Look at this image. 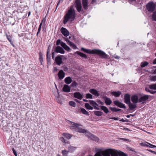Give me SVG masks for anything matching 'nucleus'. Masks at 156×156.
<instances>
[{"label": "nucleus", "instance_id": "obj_7", "mask_svg": "<svg viewBox=\"0 0 156 156\" xmlns=\"http://www.w3.org/2000/svg\"><path fill=\"white\" fill-rule=\"evenodd\" d=\"M149 96H150L146 95H144L141 96L138 100L139 102L141 103V104L145 103L148 99Z\"/></svg>", "mask_w": 156, "mask_h": 156}, {"label": "nucleus", "instance_id": "obj_48", "mask_svg": "<svg viewBox=\"0 0 156 156\" xmlns=\"http://www.w3.org/2000/svg\"><path fill=\"white\" fill-rule=\"evenodd\" d=\"M39 59L40 62H41V63L43 61V58L42 55L40 54V55H39Z\"/></svg>", "mask_w": 156, "mask_h": 156}, {"label": "nucleus", "instance_id": "obj_38", "mask_svg": "<svg viewBox=\"0 0 156 156\" xmlns=\"http://www.w3.org/2000/svg\"><path fill=\"white\" fill-rule=\"evenodd\" d=\"M78 84L75 81H74L71 83L70 86L71 87H76L78 86Z\"/></svg>", "mask_w": 156, "mask_h": 156}, {"label": "nucleus", "instance_id": "obj_50", "mask_svg": "<svg viewBox=\"0 0 156 156\" xmlns=\"http://www.w3.org/2000/svg\"><path fill=\"white\" fill-rule=\"evenodd\" d=\"M73 147L70 146L68 148V149L70 151L72 152L73 151Z\"/></svg>", "mask_w": 156, "mask_h": 156}, {"label": "nucleus", "instance_id": "obj_62", "mask_svg": "<svg viewBox=\"0 0 156 156\" xmlns=\"http://www.w3.org/2000/svg\"><path fill=\"white\" fill-rule=\"evenodd\" d=\"M74 101H75L76 102H78V103H80V101H79V100H78L77 99H75L74 100Z\"/></svg>", "mask_w": 156, "mask_h": 156}, {"label": "nucleus", "instance_id": "obj_5", "mask_svg": "<svg viewBox=\"0 0 156 156\" xmlns=\"http://www.w3.org/2000/svg\"><path fill=\"white\" fill-rule=\"evenodd\" d=\"M155 6V5L152 2L149 3L146 6L148 11L151 12H152L154 10Z\"/></svg>", "mask_w": 156, "mask_h": 156}, {"label": "nucleus", "instance_id": "obj_57", "mask_svg": "<svg viewBox=\"0 0 156 156\" xmlns=\"http://www.w3.org/2000/svg\"><path fill=\"white\" fill-rule=\"evenodd\" d=\"M121 139L122 140H123V141H129V139H127L121 138Z\"/></svg>", "mask_w": 156, "mask_h": 156}, {"label": "nucleus", "instance_id": "obj_27", "mask_svg": "<svg viewBox=\"0 0 156 156\" xmlns=\"http://www.w3.org/2000/svg\"><path fill=\"white\" fill-rule=\"evenodd\" d=\"M81 112L83 114L87 115L89 116L90 115L89 113L85 109L83 108H80Z\"/></svg>", "mask_w": 156, "mask_h": 156}, {"label": "nucleus", "instance_id": "obj_59", "mask_svg": "<svg viewBox=\"0 0 156 156\" xmlns=\"http://www.w3.org/2000/svg\"><path fill=\"white\" fill-rule=\"evenodd\" d=\"M54 57H55L54 52H53L52 53V58L53 59H54Z\"/></svg>", "mask_w": 156, "mask_h": 156}, {"label": "nucleus", "instance_id": "obj_44", "mask_svg": "<svg viewBox=\"0 0 156 156\" xmlns=\"http://www.w3.org/2000/svg\"><path fill=\"white\" fill-rule=\"evenodd\" d=\"M150 80L152 81H156V76H151L150 78Z\"/></svg>", "mask_w": 156, "mask_h": 156}, {"label": "nucleus", "instance_id": "obj_18", "mask_svg": "<svg viewBox=\"0 0 156 156\" xmlns=\"http://www.w3.org/2000/svg\"><path fill=\"white\" fill-rule=\"evenodd\" d=\"M88 0H82V3L83 8L84 9H87L88 8Z\"/></svg>", "mask_w": 156, "mask_h": 156}, {"label": "nucleus", "instance_id": "obj_37", "mask_svg": "<svg viewBox=\"0 0 156 156\" xmlns=\"http://www.w3.org/2000/svg\"><path fill=\"white\" fill-rule=\"evenodd\" d=\"M69 105L71 106L75 107L76 105V103L73 101H70L69 102Z\"/></svg>", "mask_w": 156, "mask_h": 156}, {"label": "nucleus", "instance_id": "obj_16", "mask_svg": "<svg viewBox=\"0 0 156 156\" xmlns=\"http://www.w3.org/2000/svg\"><path fill=\"white\" fill-rule=\"evenodd\" d=\"M138 97L136 95L132 96L131 98L132 101L135 104H136L138 101Z\"/></svg>", "mask_w": 156, "mask_h": 156}, {"label": "nucleus", "instance_id": "obj_26", "mask_svg": "<svg viewBox=\"0 0 156 156\" xmlns=\"http://www.w3.org/2000/svg\"><path fill=\"white\" fill-rule=\"evenodd\" d=\"M121 93L120 91H115V92H111V94L113 95L115 97H119L121 94Z\"/></svg>", "mask_w": 156, "mask_h": 156}, {"label": "nucleus", "instance_id": "obj_52", "mask_svg": "<svg viewBox=\"0 0 156 156\" xmlns=\"http://www.w3.org/2000/svg\"><path fill=\"white\" fill-rule=\"evenodd\" d=\"M119 155V156H127L125 154L122 152H121Z\"/></svg>", "mask_w": 156, "mask_h": 156}, {"label": "nucleus", "instance_id": "obj_41", "mask_svg": "<svg viewBox=\"0 0 156 156\" xmlns=\"http://www.w3.org/2000/svg\"><path fill=\"white\" fill-rule=\"evenodd\" d=\"M152 16L153 20H154L156 21V11L153 12Z\"/></svg>", "mask_w": 156, "mask_h": 156}, {"label": "nucleus", "instance_id": "obj_54", "mask_svg": "<svg viewBox=\"0 0 156 156\" xmlns=\"http://www.w3.org/2000/svg\"><path fill=\"white\" fill-rule=\"evenodd\" d=\"M71 47H72V48L73 49H76V48H77V47L76 46V45L74 44V43L71 46Z\"/></svg>", "mask_w": 156, "mask_h": 156}, {"label": "nucleus", "instance_id": "obj_32", "mask_svg": "<svg viewBox=\"0 0 156 156\" xmlns=\"http://www.w3.org/2000/svg\"><path fill=\"white\" fill-rule=\"evenodd\" d=\"M64 39L67 43L70 46L74 44L73 42L70 41L67 38L64 37Z\"/></svg>", "mask_w": 156, "mask_h": 156}, {"label": "nucleus", "instance_id": "obj_24", "mask_svg": "<svg viewBox=\"0 0 156 156\" xmlns=\"http://www.w3.org/2000/svg\"><path fill=\"white\" fill-rule=\"evenodd\" d=\"M89 138L97 142L99 140L98 137L92 134H91V135L90 136Z\"/></svg>", "mask_w": 156, "mask_h": 156}, {"label": "nucleus", "instance_id": "obj_29", "mask_svg": "<svg viewBox=\"0 0 156 156\" xmlns=\"http://www.w3.org/2000/svg\"><path fill=\"white\" fill-rule=\"evenodd\" d=\"M6 37L8 40L10 42V44L11 45L13 46L14 47V45L13 43V41L12 40V37L10 35H8L7 34H6Z\"/></svg>", "mask_w": 156, "mask_h": 156}, {"label": "nucleus", "instance_id": "obj_30", "mask_svg": "<svg viewBox=\"0 0 156 156\" xmlns=\"http://www.w3.org/2000/svg\"><path fill=\"white\" fill-rule=\"evenodd\" d=\"M76 53L78 55H80L82 58H84L85 59L87 58V56L86 54L79 51L77 52Z\"/></svg>", "mask_w": 156, "mask_h": 156}, {"label": "nucleus", "instance_id": "obj_9", "mask_svg": "<svg viewBox=\"0 0 156 156\" xmlns=\"http://www.w3.org/2000/svg\"><path fill=\"white\" fill-rule=\"evenodd\" d=\"M63 56L62 55H58L55 57V61L56 64L60 66L62 64V58L61 57Z\"/></svg>", "mask_w": 156, "mask_h": 156}, {"label": "nucleus", "instance_id": "obj_1", "mask_svg": "<svg viewBox=\"0 0 156 156\" xmlns=\"http://www.w3.org/2000/svg\"><path fill=\"white\" fill-rule=\"evenodd\" d=\"M118 153L117 150L112 149H106L103 150L99 149L97 151L95 156H118Z\"/></svg>", "mask_w": 156, "mask_h": 156}, {"label": "nucleus", "instance_id": "obj_43", "mask_svg": "<svg viewBox=\"0 0 156 156\" xmlns=\"http://www.w3.org/2000/svg\"><path fill=\"white\" fill-rule=\"evenodd\" d=\"M62 153L63 156H67V151L66 150H64L62 151Z\"/></svg>", "mask_w": 156, "mask_h": 156}, {"label": "nucleus", "instance_id": "obj_45", "mask_svg": "<svg viewBox=\"0 0 156 156\" xmlns=\"http://www.w3.org/2000/svg\"><path fill=\"white\" fill-rule=\"evenodd\" d=\"M109 109L113 112H116V108H115L110 107Z\"/></svg>", "mask_w": 156, "mask_h": 156}, {"label": "nucleus", "instance_id": "obj_33", "mask_svg": "<svg viewBox=\"0 0 156 156\" xmlns=\"http://www.w3.org/2000/svg\"><path fill=\"white\" fill-rule=\"evenodd\" d=\"M85 108L87 109L92 110L93 109V108L88 103H86L85 104Z\"/></svg>", "mask_w": 156, "mask_h": 156}, {"label": "nucleus", "instance_id": "obj_31", "mask_svg": "<svg viewBox=\"0 0 156 156\" xmlns=\"http://www.w3.org/2000/svg\"><path fill=\"white\" fill-rule=\"evenodd\" d=\"M94 112L95 115L98 116H101L103 114V112L101 111H95Z\"/></svg>", "mask_w": 156, "mask_h": 156}, {"label": "nucleus", "instance_id": "obj_39", "mask_svg": "<svg viewBox=\"0 0 156 156\" xmlns=\"http://www.w3.org/2000/svg\"><path fill=\"white\" fill-rule=\"evenodd\" d=\"M85 135L88 137L89 138L90 137V136L91 135V133L89 131L86 130V132H85Z\"/></svg>", "mask_w": 156, "mask_h": 156}, {"label": "nucleus", "instance_id": "obj_20", "mask_svg": "<svg viewBox=\"0 0 156 156\" xmlns=\"http://www.w3.org/2000/svg\"><path fill=\"white\" fill-rule=\"evenodd\" d=\"M61 46L66 51H69L70 50V48L65 43L62 42Z\"/></svg>", "mask_w": 156, "mask_h": 156}, {"label": "nucleus", "instance_id": "obj_12", "mask_svg": "<svg viewBox=\"0 0 156 156\" xmlns=\"http://www.w3.org/2000/svg\"><path fill=\"white\" fill-rule=\"evenodd\" d=\"M130 96L128 94H125L124 96V102L126 104H128L130 103Z\"/></svg>", "mask_w": 156, "mask_h": 156}, {"label": "nucleus", "instance_id": "obj_36", "mask_svg": "<svg viewBox=\"0 0 156 156\" xmlns=\"http://www.w3.org/2000/svg\"><path fill=\"white\" fill-rule=\"evenodd\" d=\"M148 64V63L146 62H142L141 64V67L143 68L146 66H147Z\"/></svg>", "mask_w": 156, "mask_h": 156}, {"label": "nucleus", "instance_id": "obj_2", "mask_svg": "<svg viewBox=\"0 0 156 156\" xmlns=\"http://www.w3.org/2000/svg\"><path fill=\"white\" fill-rule=\"evenodd\" d=\"M75 17V11L73 9V6H71L64 16L63 23L65 24L69 20L71 21L74 20Z\"/></svg>", "mask_w": 156, "mask_h": 156}, {"label": "nucleus", "instance_id": "obj_11", "mask_svg": "<svg viewBox=\"0 0 156 156\" xmlns=\"http://www.w3.org/2000/svg\"><path fill=\"white\" fill-rule=\"evenodd\" d=\"M60 31L62 34L65 37H67L69 34V31L65 28L62 27Z\"/></svg>", "mask_w": 156, "mask_h": 156}, {"label": "nucleus", "instance_id": "obj_19", "mask_svg": "<svg viewBox=\"0 0 156 156\" xmlns=\"http://www.w3.org/2000/svg\"><path fill=\"white\" fill-rule=\"evenodd\" d=\"M89 91L93 94L96 96H98L99 95V94L98 92V91L95 89H90L89 90Z\"/></svg>", "mask_w": 156, "mask_h": 156}, {"label": "nucleus", "instance_id": "obj_63", "mask_svg": "<svg viewBox=\"0 0 156 156\" xmlns=\"http://www.w3.org/2000/svg\"><path fill=\"white\" fill-rule=\"evenodd\" d=\"M115 58L116 59H119L120 58V57L118 56H116L115 57Z\"/></svg>", "mask_w": 156, "mask_h": 156}, {"label": "nucleus", "instance_id": "obj_23", "mask_svg": "<svg viewBox=\"0 0 156 156\" xmlns=\"http://www.w3.org/2000/svg\"><path fill=\"white\" fill-rule=\"evenodd\" d=\"M128 106L129 107V108L131 110H133L135 108H136V104H133L131 103V102L128 104Z\"/></svg>", "mask_w": 156, "mask_h": 156}, {"label": "nucleus", "instance_id": "obj_28", "mask_svg": "<svg viewBox=\"0 0 156 156\" xmlns=\"http://www.w3.org/2000/svg\"><path fill=\"white\" fill-rule=\"evenodd\" d=\"M101 108L106 113H108L109 112L108 108L105 106H101Z\"/></svg>", "mask_w": 156, "mask_h": 156}, {"label": "nucleus", "instance_id": "obj_17", "mask_svg": "<svg viewBox=\"0 0 156 156\" xmlns=\"http://www.w3.org/2000/svg\"><path fill=\"white\" fill-rule=\"evenodd\" d=\"M65 73L62 70H60L58 73L59 78L60 80L62 79L65 76Z\"/></svg>", "mask_w": 156, "mask_h": 156}, {"label": "nucleus", "instance_id": "obj_58", "mask_svg": "<svg viewBox=\"0 0 156 156\" xmlns=\"http://www.w3.org/2000/svg\"><path fill=\"white\" fill-rule=\"evenodd\" d=\"M145 90H146V91H147V92H150L151 90H150L148 88H147V87H146L145 88Z\"/></svg>", "mask_w": 156, "mask_h": 156}, {"label": "nucleus", "instance_id": "obj_46", "mask_svg": "<svg viewBox=\"0 0 156 156\" xmlns=\"http://www.w3.org/2000/svg\"><path fill=\"white\" fill-rule=\"evenodd\" d=\"M128 2L130 3L134 4L136 3V0H128Z\"/></svg>", "mask_w": 156, "mask_h": 156}, {"label": "nucleus", "instance_id": "obj_22", "mask_svg": "<svg viewBox=\"0 0 156 156\" xmlns=\"http://www.w3.org/2000/svg\"><path fill=\"white\" fill-rule=\"evenodd\" d=\"M64 81L66 84H69L71 83L72 80L70 77H68L65 78Z\"/></svg>", "mask_w": 156, "mask_h": 156}, {"label": "nucleus", "instance_id": "obj_47", "mask_svg": "<svg viewBox=\"0 0 156 156\" xmlns=\"http://www.w3.org/2000/svg\"><path fill=\"white\" fill-rule=\"evenodd\" d=\"M147 144H149V147H151V148H154V147H156V146H155L154 145H152L151 144H150V143H147Z\"/></svg>", "mask_w": 156, "mask_h": 156}, {"label": "nucleus", "instance_id": "obj_55", "mask_svg": "<svg viewBox=\"0 0 156 156\" xmlns=\"http://www.w3.org/2000/svg\"><path fill=\"white\" fill-rule=\"evenodd\" d=\"M111 119H114L115 120H118L119 119V118H115L114 117L112 118H111Z\"/></svg>", "mask_w": 156, "mask_h": 156}, {"label": "nucleus", "instance_id": "obj_3", "mask_svg": "<svg viewBox=\"0 0 156 156\" xmlns=\"http://www.w3.org/2000/svg\"><path fill=\"white\" fill-rule=\"evenodd\" d=\"M82 51L84 52L90 54H97L99 55L102 58H107L108 55L106 54L105 52L103 51L100 50H97L96 49H94L92 50L90 49H88L82 48H81Z\"/></svg>", "mask_w": 156, "mask_h": 156}, {"label": "nucleus", "instance_id": "obj_15", "mask_svg": "<svg viewBox=\"0 0 156 156\" xmlns=\"http://www.w3.org/2000/svg\"><path fill=\"white\" fill-rule=\"evenodd\" d=\"M74 97L79 100H81L83 98L82 95L79 92H76L73 94Z\"/></svg>", "mask_w": 156, "mask_h": 156}, {"label": "nucleus", "instance_id": "obj_61", "mask_svg": "<svg viewBox=\"0 0 156 156\" xmlns=\"http://www.w3.org/2000/svg\"><path fill=\"white\" fill-rule=\"evenodd\" d=\"M153 70V73H154L155 74L156 73V67L155 68H154V69Z\"/></svg>", "mask_w": 156, "mask_h": 156}, {"label": "nucleus", "instance_id": "obj_60", "mask_svg": "<svg viewBox=\"0 0 156 156\" xmlns=\"http://www.w3.org/2000/svg\"><path fill=\"white\" fill-rule=\"evenodd\" d=\"M60 0H59V1L58 2V3L57 4V5H56L55 10H56V9H57V8L58 7L59 4H60Z\"/></svg>", "mask_w": 156, "mask_h": 156}, {"label": "nucleus", "instance_id": "obj_35", "mask_svg": "<svg viewBox=\"0 0 156 156\" xmlns=\"http://www.w3.org/2000/svg\"><path fill=\"white\" fill-rule=\"evenodd\" d=\"M59 140L62 142L63 143L66 144L67 143L68 141L66 140L64 137H62L59 138Z\"/></svg>", "mask_w": 156, "mask_h": 156}, {"label": "nucleus", "instance_id": "obj_40", "mask_svg": "<svg viewBox=\"0 0 156 156\" xmlns=\"http://www.w3.org/2000/svg\"><path fill=\"white\" fill-rule=\"evenodd\" d=\"M86 98H87L92 99V95L89 93L87 94L86 95Z\"/></svg>", "mask_w": 156, "mask_h": 156}, {"label": "nucleus", "instance_id": "obj_64", "mask_svg": "<svg viewBox=\"0 0 156 156\" xmlns=\"http://www.w3.org/2000/svg\"><path fill=\"white\" fill-rule=\"evenodd\" d=\"M153 64H156V58L154 60L153 62Z\"/></svg>", "mask_w": 156, "mask_h": 156}, {"label": "nucleus", "instance_id": "obj_6", "mask_svg": "<svg viewBox=\"0 0 156 156\" xmlns=\"http://www.w3.org/2000/svg\"><path fill=\"white\" fill-rule=\"evenodd\" d=\"M74 4L75 6L77 11L78 12H80L81 11L82 8L80 0H75Z\"/></svg>", "mask_w": 156, "mask_h": 156}, {"label": "nucleus", "instance_id": "obj_25", "mask_svg": "<svg viewBox=\"0 0 156 156\" xmlns=\"http://www.w3.org/2000/svg\"><path fill=\"white\" fill-rule=\"evenodd\" d=\"M62 135L68 139H70L73 136L72 135L67 133H64L62 134Z\"/></svg>", "mask_w": 156, "mask_h": 156}, {"label": "nucleus", "instance_id": "obj_34", "mask_svg": "<svg viewBox=\"0 0 156 156\" xmlns=\"http://www.w3.org/2000/svg\"><path fill=\"white\" fill-rule=\"evenodd\" d=\"M149 88L152 90H156V83L150 85Z\"/></svg>", "mask_w": 156, "mask_h": 156}, {"label": "nucleus", "instance_id": "obj_10", "mask_svg": "<svg viewBox=\"0 0 156 156\" xmlns=\"http://www.w3.org/2000/svg\"><path fill=\"white\" fill-rule=\"evenodd\" d=\"M54 51L56 53H59L61 54H64L65 52L64 50L59 46L56 47L54 49Z\"/></svg>", "mask_w": 156, "mask_h": 156}, {"label": "nucleus", "instance_id": "obj_13", "mask_svg": "<svg viewBox=\"0 0 156 156\" xmlns=\"http://www.w3.org/2000/svg\"><path fill=\"white\" fill-rule=\"evenodd\" d=\"M89 102L92 105V106L94 107V108L95 109L99 110L100 108L97 107V106H98V104L96 102H95L94 101L89 100Z\"/></svg>", "mask_w": 156, "mask_h": 156}, {"label": "nucleus", "instance_id": "obj_53", "mask_svg": "<svg viewBox=\"0 0 156 156\" xmlns=\"http://www.w3.org/2000/svg\"><path fill=\"white\" fill-rule=\"evenodd\" d=\"M149 92L151 94H154L156 93V90H151Z\"/></svg>", "mask_w": 156, "mask_h": 156}, {"label": "nucleus", "instance_id": "obj_51", "mask_svg": "<svg viewBox=\"0 0 156 156\" xmlns=\"http://www.w3.org/2000/svg\"><path fill=\"white\" fill-rule=\"evenodd\" d=\"M12 151H13V153L15 156H17V154L16 151L15 150L14 148L12 149Z\"/></svg>", "mask_w": 156, "mask_h": 156}, {"label": "nucleus", "instance_id": "obj_21", "mask_svg": "<svg viewBox=\"0 0 156 156\" xmlns=\"http://www.w3.org/2000/svg\"><path fill=\"white\" fill-rule=\"evenodd\" d=\"M62 90L65 92H69L70 91V88L68 85H65L63 87Z\"/></svg>", "mask_w": 156, "mask_h": 156}, {"label": "nucleus", "instance_id": "obj_14", "mask_svg": "<svg viewBox=\"0 0 156 156\" xmlns=\"http://www.w3.org/2000/svg\"><path fill=\"white\" fill-rule=\"evenodd\" d=\"M105 102L107 105H110L112 103V101L110 98H108L106 96L103 97Z\"/></svg>", "mask_w": 156, "mask_h": 156}, {"label": "nucleus", "instance_id": "obj_8", "mask_svg": "<svg viewBox=\"0 0 156 156\" xmlns=\"http://www.w3.org/2000/svg\"><path fill=\"white\" fill-rule=\"evenodd\" d=\"M114 104L118 107L123 108H126L125 105L119 101L118 100H116L113 101Z\"/></svg>", "mask_w": 156, "mask_h": 156}, {"label": "nucleus", "instance_id": "obj_56", "mask_svg": "<svg viewBox=\"0 0 156 156\" xmlns=\"http://www.w3.org/2000/svg\"><path fill=\"white\" fill-rule=\"evenodd\" d=\"M97 102L101 105H103L104 104V103L101 102L100 100H98Z\"/></svg>", "mask_w": 156, "mask_h": 156}, {"label": "nucleus", "instance_id": "obj_42", "mask_svg": "<svg viewBox=\"0 0 156 156\" xmlns=\"http://www.w3.org/2000/svg\"><path fill=\"white\" fill-rule=\"evenodd\" d=\"M42 25V23H40V25L39 26V27L38 28V31H37V36L38 35V34L41 31V28Z\"/></svg>", "mask_w": 156, "mask_h": 156}, {"label": "nucleus", "instance_id": "obj_49", "mask_svg": "<svg viewBox=\"0 0 156 156\" xmlns=\"http://www.w3.org/2000/svg\"><path fill=\"white\" fill-rule=\"evenodd\" d=\"M62 42H61V40L60 39H58L56 41V44L57 45H58L60 44H61V43Z\"/></svg>", "mask_w": 156, "mask_h": 156}, {"label": "nucleus", "instance_id": "obj_4", "mask_svg": "<svg viewBox=\"0 0 156 156\" xmlns=\"http://www.w3.org/2000/svg\"><path fill=\"white\" fill-rule=\"evenodd\" d=\"M69 122L71 125L70 126V128L71 129L81 133H84L86 132L85 129H82L81 125L70 121H69Z\"/></svg>", "mask_w": 156, "mask_h": 156}]
</instances>
